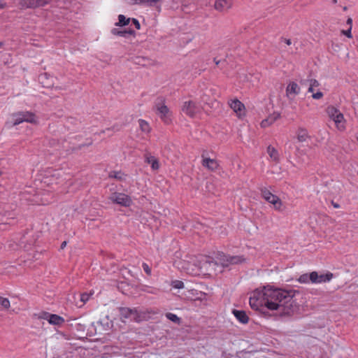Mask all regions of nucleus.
<instances>
[{
	"label": "nucleus",
	"instance_id": "1",
	"mask_svg": "<svg viewBox=\"0 0 358 358\" xmlns=\"http://www.w3.org/2000/svg\"><path fill=\"white\" fill-rule=\"evenodd\" d=\"M296 290L264 287L262 292L264 307L271 310H278L280 316L291 315L295 310L293 299Z\"/></svg>",
	"mask_w": 358,
	"mask_h": 358
},
{
	"label": "nucleus",
	"instance_id": "2",
	"mask_svg": "<svg viewBox=\"0 0 358 358\" xmlns=\"http://www.w3.org/2000/svg\"><path fill=\"white\" fill-rule=\"evenodd\" d=\"M13 126L18 125L24 122L36 124L37 120L36 115L29 111H21L13 114Z\"/></svg>",
	"mask_w": 358,
	"mask_h": 358
},
{
	"label": "nucleus",
	"instance_id": "3",
	"mask_svg": "<svg viewBox=\"0 0 358 358\" xmlns=\"http://www.w3.org/2000/svg\"><path fill=\"white\" fill-rule=\"evenodd\" d=\"M261 194L266 201L274 206L275 210L278 211L284 210L285 207L281 199L278 196L272 194L268 189L266 187L261 188Z\"/></svg>",
	"mask_w": 358,
	"mask_h": 358
},
{
	"label": "nucleus",
	"instance_id": "4",
	"mask_svg": "<svg viewBox=\"0 0 358 358\" xmlns=\"http://www.w3.org/2000/svg\"><path fill=\"white\" fill-rule=\"evenodd\" d=\"M156 113L166 124H169L171 122L170 118L168 117L169 113V108L164 104V99L163 97H158L155 103Z\"/></svg>",
	"mask_w": 358,
	"mask_h": 358
},
{
	"label": "nucleus",
	"instance_id": "5",
	"mask_svg": "<svg viewBox=\"0 0 358 358\" xmlns=\"http://www.w3.org/2000/svg\"><path fill=\"white\" fill-rule=\"evenodd\" d=\"M118 311L120 316V320L123 322H126V320L130 321H136L140 317L139 313L136 308H130L127 307H120Z\"/></svg>",
	"mask_w": 358,
	"mask_h": 358
},
{
	"label": "nucleus",
	"instance_id": "6",
	"mask_svg": "<svg viewBox=\"0 0 358 358\" xmlns=\"http://www.w3.org/2000/svg\"><path fill=\"white\" fill-rule=\"evenodd\" d=\"M109 199L113 203L124 207H129L132 203L131 197L124 193L114 192L110 196Z\"/></svg>",
	"mask_w": 358,
	"mask_h": 358
},
{
	"label": "nucleus",
	"instance_id": "7",
	"mask_svg": "<svg viewBox=\"0 0 358 358\" xmlns=\"http://www.w3.org/2000/svg\"><path fill=\"white\" fill-rule=\"evenodd\" d=\"M182 110L187 115L193 117L199 111V107L194 101H187L184 102Z\"/></svg>",
	"mask_w": 358,
	"mask_h": 358
},
{
	"label": "nucleus",
	"instance_id": "8",
	"mask_svg": "<svg viewBox=\"0 0 358 358\" xmlns=\"http://www.w3.org/2000/svg\"><path fill=\"white\" fill-rule=\"evenodd\" d=\"M201 157L203 158L201 163L203 166L212 171L218 169L220 165L216 159L205 157L203 154L201 155Z\"/></svg>",
	"mask_w": 358,
	"mask_h": 358
},
{
	"label": "nucleus",
	"instance_id": "9",
	"mask_svg": "<svg viewBox=\"0 0 358 358\" xmlns=\"http://www.w3.org/2000/svg\"><path fill=\"white\" fill-rule=\"evenodd\" d=\"M231 6V0H216L214 4V8L220 12H224L227 11Z\"/></svg>",
	"mask_w": 358,
	"mask_h": 358
},
{
	"label": "nucleus",
	"instance_id": "10",
	"mask_svg": "<svg viewBox=\"0 0 358 358\" xmlns=\"http://www.w3.org/2000/svg\"><path fill=\"white\" fill-rule=\"evenodd\" d=\"M69 143L72 144L71 142H69ZM92 144H93V139L92 138H89L86 139V143H81V144H79L77 145H76L73 143L72 146H69L66 148V151L70 152H75L82 150L85 147H89V146L92 145Z\"/></svg>",
	"mask_w": 358,
	"mask_h": 358
},
{
	"label": "nucleus",
	"instance_id": "11",
	"mask_svg": "<svg viewBox=\"0 0 358 358\" xmlns=\"http://www.w3.org/2000/svg\"><path fill=\"white\" fill-rule=\"evenodd\" d=\"M38 81L43 87L50 88L53 85L52 77L48 73H43L38 76Z\"/></svg>",
	"mask_w": 358,
	"mask_h": 358
},
{
	"label": "nucleus",
	"instance_id": "12",
	"mask_svg": "<svg viewBox=\"0 0 358 358\" xmlns=\"http://www.w3.org/2000/svg\"><path fill=\"white\" fill-rule=\"evenodd\" d=\"M111 34L115 36H122L124 38H128L129 36H136V31L132 29H127L124 30H120L117 28L111 29Z\"/></svg>",
	"mask_w": 358,
	"mask_h": 358
},
{
	"label": "nucleus",
	"instance_id": "13",
	"mask_svg": "<svg viewBox=\"0 0 358 358\" xmlns=\"http://www.w3.org/2000/svg\"><path fill=\"white\" fill-rule=\"evenodd\" d=\"M224 260L223 266H228L229 264H238L245 262L243 256H227Z\"/></svg>",
	"mask_w": 358,
	"mask_h": 358
},
{
	"label": "nucleus",
	"instance_id": "14",
	"mask_svg": "<svg viewBox=\"0 0 358 358\" xmlns=\"http://www.w3.org/2000/svg\"><path fill=\"white\" fill-rule=\"evenodd\" d=\"M262 302H259L258 299L255 298H250V306L253 310H259L262 314L266 316H270V315L268 313V312L264 311V307L262 306L261 304Z\"/></svg>",
	"mask_w": 358,
	"mask_h": 358
},
{
	"label": "nucleus",
	"instance_id": "15",
	"mask_svg": "<svg viewBox=\"0 0 358 358\" xmlns=\"http://www.w3.org/2000/svg\"><path fill=\"white\" fill-rule=\"evenodd\" d=\"M232 313L235 317L242 324H247L249 321V317L245 311L234 309Z\"/></svg>",
	"mask_w": 358,
	"mask_h": 358
},
{
	"label": "nucleus",
	"instance_id": "16",
	"mask_svg": "<svg viewBox=\"0 0 358 358\" xmlns=\"http://www.w3.org/2000/svg\"><path fill=\"white\" fill-rule=\"evenodd\" d=\"M300 92V87L295 82H290L286 88L287 96L290 94L297 95Z\"/></svg>",
	"mask_w": 358,
	"mask_h": 358
},
{
	"label": "nucleus",
	"instance_id": "17",
	"mask_svg": "<svg viewBox=\"0 0 358 358\" xmlns=\"http://www.w3.org/2000/svg\"><path fill=\"white\" fill-rule=\"evenodd\" d=\"M64 322L65 320L62 317L56 314H52L48 322L50 324L61 326L64 323Z\"/></svg>",
	"mask_w": 358,
	"mask_h": 358
},
{
	"label": "nucleus",
	"instance_id": "18",
	"mask_svg": "<svg viewBox=\"0 0 358 358\" xmlns=\"http://www.w3.org/2000/svg\"><path fill=\"white\" fill-rule=\"evenodd\" d=\"M19 6L21 9L36 8L35 0H20Z\"/></svg>",
	"mask_w": 358,
	"mask_h": 358
},
{
	"label": "nucleus",
	"instance_id": "19",
	"mask_svg": "<svg viewBox=\"0 0 358 358\" xmlns=\"http://www.w3.org/2000/svg\"><path fill=\"white\" fill-rule=\"evenodd\" d=\"M145 162L151 164V167L153 170H157L159 168V161L157 158L153 156H148L145 155Z\"/></svg>",
	"mask_w": 358,
	"mask_h": 358
},
{
	"label": "nucleus",
	"instance_id": "20",
	"mask_svg": "<svg viewBox=\"0 0 358 358\" xmlns=\"http://www.w3.org/2000/svg\"><path fill=\"white\" fill-rule=\"evenodd\" d=\"M158 1L159 0H127L128 3L130 5L146 4L149 6H154V3Z\"/></svg>",
	"mask_w": 358,
	"mask_h": 358
},
{
	"label": "nucleus",
	"instance_id": "21",
	"mask_svg": "<svg viewBox=\"0 0 358 358\" xmlns=\"http://www.w3.org/2000/svg\"><path fill=\"white\" fill-rule=\"evenodd\" d=\"M229 106L236 113L241 112L245 108L244 104L238 99L232 100Z\"/></svg>",
	"mask_w": 358,
	"mask_h": 358
},
{
	"label": "nucleus",
	"instance_id": "22",
	"mask_svg": "<svg viewBox=\"0 0 358 358\" xmlns=\"http://www.w3.org/2000/svg\"><path fill=\"white\" fill-rule=\"evenodd\" d=\"M267 153L273 161L275 162H279V154L275 148L272 147L271 145H268L267 147Z\"/></svg>",
	"mask_w": 358,
	"mask_h": 358
},
{
	"label": "nucleus",
	"instance_id": "23",
	"mask_svg": "<svg viewBox=\"0 0 358 358\" xmlns=\"http://www.w3.org/2000/svg\"><path fill=\"white\" fill-rule=\"evenodd\" d=\"M131 21V18L126 17L124 15H118V22L115 24L117 27H124L128 25Z\"/></svg>",
	"mask_w": 358,
	"mask_h": 358
},
{
	"label": "nucleus",
	"instance_id": "24",
	"mask_svg": "<svg viewBox=\"0 0 358 358\" xmlns=\"http://www.w3.org/2000/svg\"><path fill=\"white\" fill-rule=\"evenodd\" d=\"M125 175L121 171H112L108 174L109 178H115L117 180L122 181L124 180Z\"/></svg>",
	"mask_w": 358,
	"mask_h": 358
},
{
	"label": "nucleus",
	"instance_id": "25",
	"mask_svg": "<svg viewBox=\"0 0 358 358\" xmlns=\"http://www.w3.org/2000/svg\"><path fill=\"white\" fill-rule=\"evenodd\" d=\"M334 277V274L328 271L325 274L319 275L318 283L326 282L330 281Z\"/></svg>",
	"mask_w": 358,
	"mask_h": 358
},
{
	"label": "nucleus",
	"instance_id": "26",
	"mask_svg": "<svg viewBox=\"0 0 358 358\" xmlns=\"http://www.w3.org/2000/svg\"><path fill=\"white\" fill-rule=\"evenodd\" d=\"M131 60L135 64L144 66L146 65L145 62L148 61V59L143 57L136 56L131 57Z\"/></svg>",
	"mask_w": 358,
	"mask_h": 358
},
{
	"label": "nucleus",
	"instance_id": "27",
	"mask_svg": "<svg viewBox=\"0 0 358 358\" xmlns=\"http://www.w3.org/2000/svg\"><path fill=\"white\" fill-rule=\"evenodd\" d=\"M308 138V132L304 129H299L297 134V139L300 142H304Z\"/></svg>",
	"mask_w": 358,
	"mask_h": 358
},
{
	"label": "nucleus",
	"instance_id": "28",
	"mask_svg": "<svg viewBox=\"0 0 358 358\" xmlns=\"http://www.w3.org/2000/svg\"><path fill=\"white\" fill-rule=\"evenodd\" d=\"M166 317L167 319L171 320V322L179 324L181 322V319L178 317L176 314L171 313H167L166 314Z\"/></svg>",
	"mask_w": 358,
	"mask_h": 358
},
{
	"label": "nucleus",
	"instance_id": "29",
	"mask_svg": "<svg viewBox=\"0 0 358 358\" xmlns=\"http://www.w3.org/2000/svg\"><path fill=\"white\" fill-rule=\"evenodd\" d=\"M327 112L329 116V117L334 120L336 115V114L339 112V110L335 108L334 106H329L327 108Z\"/></svg>",
	"mask_w": 358,
	"mask_h": 358
},
{
	"label": "nucleus",
	"instance_id": "30",
	"mask_svg": "<svg viewBox=\"0 0 358 358\" xmlns=\"http://www.w3.org/2000/svg\"><path fill=\"white\" fill-rule=\"evenodd\" d=\"M139 126L143 131L148 132L150 130L149 124L145 120H139Z\"/></svg>",
	"mask_w": 358,
	"mask_h": 358
},
{
	"label": "nucleus",
	"instance_id": "31",
	"mask_svg": "<svg viewBox=\"0 0 358 358\" xmlns=\"http://www.w3.org/2000/svg\"><path fill=\"white\" fill-rule=\"evenodd\" d=\"M319 274L316 271H313L309 274L310 282L312 283H318Z\"/></svg>",
	"mask_w": 358,
	"mask_h": 358
},
{
	"label": "nucleus",
	"instance_id": "32",
	"mask_svg": "<svg viewBox=\"0 0 358 358\" xmlns=\"http://www.w3.org/2000/svg\"><path fill=\"white\" fill-rule=\"evenodd\" d=\"M52 0H35L36 8L43 7L51 2Z\"/></svg>",
	"mask_w": 358,
	"mask_h": 358
},
{
	"label": "nucleus",
	"instance_id": "33",
	"mask_svg": "<svg viewBox=\"0 0 358 358\" xmlns=\"http://www.w3.org/2000/svg\"><path fill=\"white\" fill-rule=\"evenodd\" d=\"M10 301L7 298L0 296V305L5 309H8L10 307Z\"/></svg>",
	"mask_w": 358,
	"mask_h": 358
},
{
	"label": "nucleus",
	"instance_id": "34",
	"mask_svg": "<svg viewBox=\"0 0 358 358\" xmlns=\"http://www.w3.org/2000/svg\"><path fill=\"white\" fill-rule=\"evenodd\" d=\"M280 115L278 113H273L271 115H269L266 119L269 122L272 124L273 122H275L279 117Z\"/></svg>",
	"mask_w": 358,
	"mask_h": 358
},
{
	"label": "nucleus",
	"instance_id": "35",
	"mask_svg": "<svg viewBox=\"0 0 358 358\" xmlns=\"http://www.w3.org/2000/svg\"><path fill=\"white\" fill-rule=\"evenodd\" d=\"M171 285L176 289H182L184 287V282L181 280H176L172 281Z\"/></svg>",
	"mask_w": 358,
	"mask_h": 358
},
{
	"label": "nucleus",
	"instance_id": "36",
	"mask_svg": "<svg viewBox=\"0 0 358 358\" xmlns=\"http://www.w3.org/2000/svg\"><path fill=\"white\" fill-rule=\"evenodd\" d=\"M344 120V117H343V115L339 111L335 118L333 120L335 123L337 124V126L338 125V124L341 123Z\"/></svg>",
	"mask_w": 358,
	"mask_h": 358
},
{
	"label": "nucleus",
	"instance_id": "37",
	"mask_svg": "<svg viewBox=\"0 0 358 358\" xmlns=\"http://www.w3.org/2000/svg\"><path fill=\"white\" fill-rule=\"evenodd\" d=\"M299 282H300L301 283L309 282H310L309 274L304 273V274H302L301 275H300V277L299 278Z\"/></svg>",
	"mask_w": 358,
	"mask_h": 358
},
{
	"label": "nucleus",
	"instance_id": "38",
	"mask_svg": "<svg viewBox=\"0 0 358 358\" xmlns=\"http://www.w3.org/2000/svg\"><path fill=\"white\" fill-rule=\"evenodd\" d=\"M51 315L52 314L48 312H42L39 315V318L46 320L48 322H49Z\"/></svg>",
	"mask_w": 358,
	"mask_h": 358
},
{
	"label": "nucleus",
	"instance_id": "39",
	"mask_svg": "<svg viewBox=\"0 0 358 358\" xmlns=\"http://www.w3.org/2000/svg\"><path fill=\"white\" fill-rule=\"evenodd\" d=\"M90 294L86 292H84L80 294V301L84 303H85L90 299Z\"/></svg>",
	"mask_w": 358,
	"mask_h": 358
},
{
	"label": "nucleus",
	"instance_id": "40",
	"mask_svg": "<svg viewBox=\"0 0 358 358\" xmlns=\"http://www.w3.org/2000/svg\"><path fill=\"white\" fill-rule=\"evenodd\" d=\"M142 267L147 275H151V268L148 264L143 262L142 264Z\"/></svg>",
	"mask_w": 358,
	"mask_h": 358
},
{
	"label": "nucleus",
	"instance_id": "41",
	"mask_svg": "<svg viewBox=\"0 0 358 358\" xmlns=\"http://www.w3.org/2000/svg\"><path fill=\"white\" fill-rule=\"evenodd\" d=\"M352 28H348L347 30H342V34L347 36L349 38H351L352 37V33H351Z\"/></svg>",
	"mask_w": 358,
	"mask_h": 358
},
{
	"label": "nucleus",
	"instance_id": "42",
	"mask_svg": "<svg viewBox=\"0 0 358 358\" xmlns=\"http://www.w3.org/2000/svg\"><path fill=\"white\" fill-rule=\"evenodd\" d=\"M323 96V93L321 92H317L316 93H313L312 97L314 99H320Z\"/></svg>",
	"mask_w": 358,
	"mask_h": 358
},
{
	"label": "nucleus",
	"instance_id": "43",
	"mask_svg": "<svg viewBox=\"0 0 358 358\" xmlns=\"http://www.w3.org/2000/svg\"><path fill=\"white\" fill-rule=\"evenodd\" d=\"M75 327L78 331H84L85 330V326L80 323L75 322L74 324Z\"/></svg>",
	"mask_w": 358,
	"mask_h": 358
},
{
	"label": "nucleus",
	"instance_id": "44",
	"mask_svg": "<svg viewBox=\"0 0 358 358\" xmlns=\"http://www.w3.org/2000/svg\"><path fill=\"white\" fill-rule=\"evenodd\" d=\"M131 22L132 23L134 24L135 27L137 29H141V24H140V22H138V20L136 18H132L131 19Z\"/></svg>",
	"mask_w": 358,
	"mask_h": 358
},
{
	"label": "nucleus",
	"instance_id": "45",
	"mask_svg": "<svg viewBox=\"0 0 358 358\" xmlns=\"http://www.w3.org/2000/svg\"><path fill=\"white\" fill-rule=\"evenodd\" d=\"M271 124L269 122V121H268L267 119H264L261 122V127H266L269 125H271Z\"/></svg>",
	"mask_w": 358,
	"mask_h": 358
},
{
	"label": "nucleus",
	"instance_id": "46",
	"mask_svg": "<svg viewBox=\"0 0 358 358\" xmlns=\"http://www.w3.org/2000/svg\"><path fill=\"white\" fill-rule=\"evenodd\" d=\"M319 82L315 79H311L310 80V85L313 87H318L319 86Z\"/></svg>",
	"mask_w": 358,
	"mask_h": 358
},
{
	"label": "nucleus",
	"instance_id": "47",
	"mask_svg": "<svg viewBox=\"0 0 358 358\" xmlns=\"http://www.w3.org/2000/svg\"><path fill=\"white\" fill-rule=\"evenodd\" d=\"M281 40L283 41L288 45H290L292 44V41L289 38H281Z\"/></svg>",
	"mask_w": 358,
	"mask_h": 358
},
{
	"label": "nucleus",
	"instance_id": "48",
	"mask_svg": "<svg viewBox=\"0 0 358 358\" xmlns=\"http://www.w3.org/2000/svg\"><path fill=\"white\" fill-rule=\"evenodd\" d=\"M352 18L349 17L347 20V24L349 25V28H352Z\"/></svg>",
	"mask_w": 358,
	"mask_h": 358
},
{
	"label": "nucleus",
	"instance_id": "49",
	"mask_svg": "<svg viewBox=\"0 0 358 358\" xmlns=\"http://www.w3.org/2000/svg\"><path fill=\"white\" fill-rule=\"evenodd\" d=\"M331 204L332 206L335 208H340V205L336 202H334V201H331Z\"/></svg>",
	"mask_w": 358,
	"mask_h": 358
},
{
	"label": "nucleus",
	"instance_id": "50",
	"mask_svg": "<svg viewBox=\"0 0 358 358\" xmlns=\"http://www.w3.org/2000/svg\"><path fill=\"white\" fill-rule=\"evenodd\" d=\"M67 244V242L66 241H63L60 245V249L63 250Z\"/></svg>",
	"mask_w": 358,
	"mask_h": 358
},
{
	"label": "nucleus",
	"instance_id": "51",
	"mask_svg": "<svg viewBox=\"0 0 358 358\" xmlns=\"http://www.w3.org/2000/svg\"><path fill=\"white\" fill-rule=\"evenodd\" d=\"M213 61H214V62L215 63V64H216L217 66H219V64H220L221 63V62H222L221 60H218V59H217V58H214Z\"/></svg>",
	"mask_w": 358,
	"mask_h": 358
},
{
	"label": "nucleus",
	"instance_id": "52",
	"mask_svg": "<svg viewBox=\"0 0 358 358\" xmlns=\"http://www.w3.org/2000/svg\"><path fill=\"white\" fill-rule=\"evenodd\" d=\"M81 138H82V136L80 135H78V136H74L73 139L80 141Z\"/></svg>",
	"mask_w": 358,
	"mask_h": 358
},
{
	"label": "nucleus",
	"instance_id": "53",
	"mask_svg": "<svg viewBox=\"0 0 358 358\" xmlns=\"http://www.w3.org/2000/svg\"><path fill=\"white\" fill-rule=\"evenodd\" d=\"M6 6V3H3L0 1V9L3 8Z\"/></svg>",
	"mask_w": 358,
	"mask_h": 358
},
{
	"label": "nucleus",
	"instance_id": "54",
	"mask_svg": "<svg viewBox=\"0 0 358 358\" xmlns=\"http://www.w3.org/2000/svg\"><path fill=\"white\" fill-rule=\"evenodd\" d=\"M308 92H313V87L310 85V87L308 88Z\"/></svg>",
	"mask_w": 358,
	"mask_h": 358
},
{
	"label": "nucleus",
	"instance_id": "55",
	"mask_svg": "<svg viewBox=\"0 0 358 358\" xmlns=\"http://www.w3.org/2000/svg\"><path fill=\"white\" fill-rule=\"evenodd\" d=\"M332 3H334V4L336 3H337V0H332Z\"/></svg>",
	"mask_w": 358,
	"mask_h": 358
},
{
	"label": "nucleus",
	"instance_id": "56",
	"mask_svg": "<svg viewBox=\"0 0 358 358\" xmlns=\"http://www.w3.org/2000/svg\"><path fill=\"white\" fill-rule=\"evenodd\" d=\"M343 10H347V6H344V7L343 8Z\"/></svg>",
	"mask_w": 358,
	"mask_h": 358
},
{
	"label": "nucleus",
	"instance_id": "57",
	"mask_svg": "<svg viewBox=\"0 0 358 358\" xmlns=\"http://www.w3.org/2000/svg\"><path fill=\"white\" fill-rule=\"evenodd\" d=\"M66 142V140L64 141V142L62 143L63 144V147L65 148V145H64V143Z\"/></svg>",
	"mask_w": 358,
	"mask_h": 358
},
{
	"label": "nucleus",
	"instance_id": "58",
	"mask_svg": "<svg viewBox=\"0 0 358 358\" xmlns=\"http://www.w3.org/2000/svg\"><path fill=\"white\" fill-rule=\"evenodd\" d=\"M53 358H58V357H53Z\"/></svg>",
	"mask_w": 358,
	"mask_h": 358
}]
</instances>
